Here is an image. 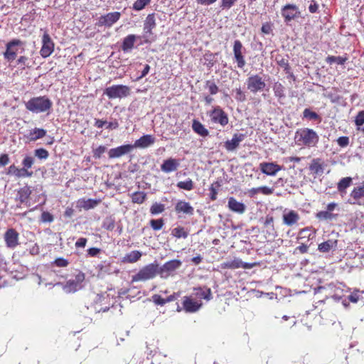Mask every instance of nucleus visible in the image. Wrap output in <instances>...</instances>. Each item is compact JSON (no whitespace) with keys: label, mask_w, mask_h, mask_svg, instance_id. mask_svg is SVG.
Segmentation results:
<instances>
[{"label":"nucleus","mask_w":364,"mask_h":364,"mask_svg":"<svg viewBox=\"0 0 364 364\" xmlns=\"http://www.w3.org/2000/svg\"><path fill=\"white\" fill-rule=\"evenodd\" d=\"M26 109L34 114H49L53 102L47 96L33 97L25 103Z\"/></svg>","instance_id":"nucleus-1"},{"label":"nucleus","mask_w":364,"mask_h":364,"mask_svg":"<svg viewBox=\"0 0 364 364\" xmlns=\"http://www.w3.org/2000/svg\"><path fill=\"white\" fill-rule=\"evenodd\" d=\"M294 139L299 146L313 147L318 142L319 136L312 129L302 128L296 132Z\"/></svg>","instance_id":"nucleus-2"},{"label":"nucleus","mask_w":364,"mask_h":364,"mask_svg":"<svg viewBox=\"0 0 364 364\" xmlns=\"http://www.w3.org/2000/svg\"><path fill=\"white\" fill-rule=\"evenodd\" d=\"M159 274L157 263H151L142 267L138 273L132 277V282H145L154 279Z\"/></svg>","instance_id":"nucleus-3"},{"label":"nucleus","mask_w":364,"mask_h":364,"mask_svg":"<svg viewBox=\"0 0 364 364\" xmlns=\"http://www.w3.org/2000/svg\"><path fill=\"white\" fill-rule=\"evenodd\" d=\"M130 87L123 85H112L104 90V95H107L109 99L127 97L130 95Z\"/></svg>","instance_id":"nucleus-4"},{"label":"nucleus","mask_w":364,"mask_h":364,"mask_svg":"<svg viewBox=\"0 0 364 364\" xmlns=\"http://www.w3.org/2000/svg\"><path fill=\"white\" fill-rule=\"evenodd\" d=\"M182 265V262L179 259H172L164 263L161 267H159V274L163 279H167L173 275L176 270L178 269Z\"/></svg>","instance_id":"nucleus-5"},{"label":"nucleus","mask_w":364,"mask_h":364,"mask_svg":"<svg viewBox=\"0 0 364 364\" xmlns=\"http://www.w3.org/2000/svg\"><path fill=\"white\" fill-rule=\"evenodd\" d=\"M156 19L155 14H149L144 24V35L143 38H144V42L145 43H149L154 40L152 33V30L156 27Z\"/></svg>","instance_id":"nucleus-6"},{"label":"nucleus","mask_w":364,"mask_h":364,"mask_svg":"<svg viewBox=\"0 0 364 364\" xmlns=\"http://www.w3.org/2000/svg\"><path fill=\"white\" fill-rule=\"evenodd\" d=\"M247 88L252 93L262 92L266 87L264 80L259 75H252L247 79Z\"/></svg>","instance_id":"nucleus-7"},{"label":"nucleus","mask_w":364,"mask_h":364,"mask_svg":"<svg viewBox=\"0 0 364 364\" xmlns=\"http://www.w3.org/2000/svg\"><path fill=\"white\" fill-rule=\"evenodd\" d=\"M23 43L18 39H14L6 45V50L4 53V57L8 62L14 61L18 52V46H23Z\"/></svg>","instance_id":"nucleus-8"},{"label":"nucleus","mask_w":364,"mask_h":364,"mask_svg":"<svg viewBox=\"0 0 364 364\" xmlns=\"http://www.w3.org/2000/svg\"><path fill=\"white\" fill-rule=\"evenodd\" d=\"M348 202L352 205H364V182L353 188Z\"/></svg>","instance_id":"nucleus-9"},{"label":"nucleus","mask_w":364,"mask_h":364,"mask_svg":"<svg viewBox=\"0 0 364 364\" xmlns=\"http://www.w3.org/2000/svg\"><path fill=\"white\" fill-rule=\"evenodd\" d=\"M121 17V14L118 11L110 12L105 15H102L97 18L96 26L101 27L105 26L110 28Z\"/></svg>","instance_id":"nucleus-10"},{"label":"nucleus","mask_w":364,"mask_h":364,"mask_svg":"<svg viewBox=\"0 0 364 364\" xmlns=\"http://www.w3.org/2000/svg\"><path fill=\"white\" fill-rule=\"evenodd\" d=\"M209 116L213 122L225 127L228 124L229 119L228 114L219 107H215L213 110L210 111Z\"/></svg>","instance_id":"nucleus-11"},{"label":"nucleus","mask_w":364,"mask_h":364,"mask_svg":"<svg viewBox=\"0 0 364 364\" xmlns=\"http://www.w3.org/2000/svg\"><path fill=\"white\" fill-rule=\"evenodd\" d=\"M245 48L239 40H235L233 45V54L237 68H243L246 64L244 53Z\"/></svg>","instance_id":"nucleus-12"},{"label":"nucleus","mask_w":364,"mask_h":364,"mask_svg":"<svg viewBox=\"0 0 364 364\" xmlns=\"http://www.w3.org/2000/svg\"><path fill=\"white\" fill-rule=\"evenodd\" d=\"M281 14L284 18V21L287 23L300 16L299 8L295 4L285 5L282 9Z\"/></svg>","instance_id":"nucleus-13"},{"label":"nucleus","mask_w":364,"mask_h":364,"mask_svg":"<svg viewBox=\"0 0 364 364\" xmlns=\"http://www.w3.org/2000/svg\"><path fill=\"white\" fill-rule=\"evenodd\" d=\"M19 234L14 228L8 229L4 233V241L8 248L15 249L18 245Z\"/></svg>","instance_id":"nucleus-14"},{"label":"nucleus","mask_w":364,"mask_h":364,"mask_svg":"<svg viewBox=\"0 0 364 364\" xmlns=\"http://www.w3.org/2000/svg\"><path fill=\"white\" fill-rule=\"evenodd\" d=\"M43 46L40 50L41 55L46 58L50 56L54 50V43L48 33L45 32L42 38Z\"/></svg>","instance_id":"nucleus-15"},{"label":"nucleus","mask_w":364,"mask_h":364,"mask_svg":"<svg viewBox=\"0 0 364 364\" xmlns=\"http://www.w3.org/2000/svg\"><path fill=\"white\" fill-rule=\"evenodd\" d=\"M134 146L132 144L122 145L109 149L108 154L110 159L119 158L132 151Z\"/></svg>","instance_id":"nucleus-16"},{"label":"nucleus","mask_w":364,"mask_h":364,"mask_svg":"<svg viewBox=\"0 0 364 364\" xmlns=\"http://www.w3.org/2000/svg\"><path fill=\"white\" fill-rule=\"evenodd\" d=\"M245 137L246 135L245 134H235L232 139L228 140L225 142L224 146L229 151H235L239 146L240 143L242 142Z\"/></svg>","instance_id":"nucleus-17"},{"label":"nucleus","mask_w":364,"mask_h":364,"mask_svg":"<svg viewBox=\"0 0 364 364\" xmlns=\"http://www.w3.org/2000/svg\"><path fill=\"white\" fill-rule=\"evenodd\" d=\"M155 141L156 138L153 135L146 134L136 140L134 144L132 145L134 146V149H146L153 145L155 143Z\"/></svg>","instance_id":"nucleus-18"},{"label":"nucleus","mask_w":364,"mask_h":364,"mask_svg":"<svg viewBox=\"0 0 364 364\" xmlns=\"http://www.w3.org/2000/svg\"><path fill=\"white\" fill-rule=\"evenodd\" d=\"M259 169L267 176H274L282 169V166L273 162H262L259 164Z\"/></svg>","instance_id":"nucleus-19"},{"label":"nucleus","mask_w":364,"mask_h":364,"mask_svg":"<svg viewBox=\"0 0 364 364\" xmlns=\"http://www.w3.org/2000/svg\"><path fill=\"white\" fill-rule=\"evenodd\" d=\"M202 303L195 301L189 296H184L183 301V306L186 312H196L201 307Z\"/></svg>","instance_id":"nucleus-20"},{"label":"nucleus","mask_w":364,"mask_h":364,"mask_svg":"<svg viewBox=\"0 0 364 364\" xmlns=\"http://www.w3.org/2000/svg\"><path fill=\"white\" fill-rule=\"evenodd\" d=\"M179 166V160L173 158H169L164 161V162L161 165V170L163 172L168 173L176 171Z\"/></svg>","instance_id":"nucleus-21"},{"label":"nucleus","mask_w":364,"mask_h":364,"mask_svg":"<svg viewBox=\"0 0 364 364\" xmlns=\"http://www.w3.org/2000/svg\"><path fill=\"white\" fill-rule=\"evenodd\" d=\"M139 36L134 34H129L126 36L121 45V49L124 53H130L134 47L135 42Z\"/></svg>","instance_id":"nucleus-22"},{"label":"nucleus","mask_w":364,"mask_h":364,"mask_svg":"<svg viewBox=\"0 0 364 364\" xmlns=\"http://www.w3.org/2000/svg\"><path fill=\"white\" fill-rule=\"evenodd\" d=\"M283 223L287 226L296 225L300 219L299 215L295 210L284 211L283 216Z\"/></svg>","instance_id":"nucleus-23"},{"label":"nucleus","mask_w":364,"mask_h":364,"mask_svg":"<svg viewBox=\"0 0 364 364\" xmlns=\"http://www.w3.org/2000/svg\"><path fill=\"white\" fill-rule=\"evenodd\" d=\"M228 207L231 211L238 214H243L246 210V205L233 197L228 198Z\"/></svg>","instance_id":"nucleus-24"},{"label":"nucleus","mask_w":364,"mask_h":364,"mask_svg":"<svg viewBox=\"0 0 364 364\" xmlns=\"http://www.w3.org/2000/svg\"><path fill=\"white\" fill-rule=\"evenodd\" d=\"M100 203L97 199H85L82 198L77 201V207L88 210L95 208Z\"/></svg>","instance_id":"nucleus-25"},{"label":"nucleus","mask_w":364,"mask_h":364,"mask_svg":"<svg viewBox=\"0 0 364 364\" xmlns=\"http://www.w3.org/2000/svg\"><path fill=\"white\" fill-rule=\"evenodd\" d=\"M175 209L177 213H183L189 215H193L194 213V209L190 203L183 200L178 201Z\"/></svg>","instance_id":"nucleus-26"},{"label":"nucleus","mask_w":364,"mask_h":364,"mask_svg":"<svg viewBox=\"0 0 364 364\" xmlns=\"http://www.w3.org/2000/svg\"><path fill=\"white\" fill-rule=\"evenodd\" d=\"M194 291L196 296L200 299H204L207 301L212 299V292L210 289L208 287H203L194 288Z\"/></svg>","instance_id":"nucleus-27"},{"label":"nucleus","mask_w":364,"mask_h":364,"mask_svg":"<svg viewBox=\"0 0 364 364\" xmlns=\"http://www.w3.org/2000/svg\"><path fill=\"white\" fill-rule=\"evenodd\" d=\"M46 130L41 128H35L31 129L27 135V138L30 141H35L39 139H42L46 135Z\"/></svg>","instance_id":"nucleus-28"},{"label":"nucleus","mask_w":364,"mask_h":364,"mask_svg":"<svg viewBox=\"0 0 364 364\" xmlns=\"http://www.w3.org/2000/svg\"><path fill=\"white\" fill-rule=\"evenodd\" d=\"M192 129L201 136H207L209 134L208 130L198 120H193Z\"/></svg>","instance_id":"nucleus-29"},{"label":"nucleus","mask_w":364,"mask_h":364,"mask_svg":"<svg viewBox=\"0 0 364 364\" xmlns=\"http://www.w3.org/2000/svg\"><path fill=\"white\" fill-rule=\"evenodd\" d=\"M242 265V259L239 258H234L232 260H227L221 263L220 267L222 269H238Z\"/></svg>","instance_id":"nucleus-30"},{"label":"nucleus","mask_w":364,"mask_h":364,"mask_svg":"<svg viewBox=\"0 0 364 364\" xmlns=\"http://www.w3.org/2000/svg\"><path fill=\"white\" fill-rule=\"evenodd\" d=\"M31 194V190L28 186H24L18 191V200L21 203H25L28 201Z\"/></svg>","instance_id":"nucleus-31"},{"label":"nucleus","mask_w":364,"mask_h":364,"mask_svg":"<svg viewBox=\"0 0 364 364\" xmlns=\"http://www.w3.org/2000/svg\"><path fill=\"white\" fill-rule=\"evenodd\" d=\"M337 245L336 240H328L318 245V250L321 252H328L333 247H336Z\"/></svg>","instance_id":"nucleus-32"},{"label":"nucleus","mask_w":364,"mask_h":364,"mask_svg":"<svg viewBox=\"0 0 364 364\" xmlns=\"http://www.w3.org/2000/svg\"><path fill=\"white\" fill-rule=\"evenodd\" d=\"M82 288L81 284H78L77 282L73 280H68L65 284L63 289L66 293L75 292Z\"/></svg>","instance_id":"nucleus-33"},{"label":"nucleus","mask_w":364,"mask_h":364,"mask_svg":"<svg viewBox=\"0 0 364 364\" xmlns=\"http://www.w3.org/2000/svg\"><path fill=\"white\" fill-rule=\"evenodd\" d=\"M352 183V178L345 177L340 180L338 183L337 189L340 193H345L347 188H348Z\"/></svg>","instance_id":"nucleus-34"},{"label":"nucleus","mask_w":364,"mask_h":364,"mask_svg":"<svg viewBox=\"0 0 364 364\" xmlns=\"http://www.w3.org/2000/svg\"><path fill=\"white\" fill-rule=\"evenodd\" d=\"M141 253L139 251H132L130 253L126 255V256L123 259V262L134 263L137 262L141 258Z\"/></svg>","instance_id":"nucleus-35"},{"label":"nucleus","mask_w":364,"mask_h":364,"mask_svg":"<svg viewBox=\"0 0 364 364\" xmlns=\"http://www.w3.org/2000/svg\"><path fill=\"white\" fill-rule=\"evenodd\" d=\"M274 95L279 99L285 97V87L279 82L274 83L272 87Z\"/></svg>","instance_id":"nucleus-36"},{"label":"nucleus","mask_w":364,"mask_h":364,"mask_svg":"<svg viewBox=\"0 0 364 364\" xmlns=\"http://www.w3.org/2000/svg\"><path fill=\"white\" fill-rule=\"evenodd\" d=\"M310 170L316 175H321L323 173V167L318 159H314L309 166Z\"/></svg>","instance_id":"nucleus-37"},{"label":"nucleus","mask_w":364,"mask_h":364,"mask_svg":"<svg viewBox=\"0 0 364 364\" xmlns=\"http://www.w3.org/2000/svg\"><path fill=\"white\" fill-rule=\"evenodd\" d=\"M347 60L346 57L329 55L326 58V61L329 64L335 63L338 65H343Z\"/></svg>","instance_id":"nucleus-38"},{"label":"nucleus","mask_w":364,"mask_h":364,"mask_svg":"<svg viewBox=\"0 0 364 364\" xmlns=\"http://www.w3.org/2000/svg\"><path fill=\"white\" fill-rule=\"evenodd\" d=\"M11 169L15 170V175L18 177H30L33 174L32 171L29 172V171H28V170H26V168H22L21 169H18V168H16V166L14 165H11L9 167V172L11 171Z\"/></svg>","instance_id":"nucleus-39"},{"label":"nucleus","mask_w":364,"mask_h":364,"mask_svg":"<svg viewBox=\"0 0 364 364\" xmlns=\"http://www.w3.org/2000/svg\"><path fill=\"white\" fill-rule=\"evenodd\" d=\"M171 235L177 238H186L188 235L183 227H177L172 230Z\"/></svg>","instance_id":"nucleus-40"},{"label":"nucleus","mask_w":364,"mask_h":364,"mask_svg":"<svg viewBox=\"0 0 364 364\" xmlns=\"http://www.w3.org/2000/svg\"><path fill=\"white\" fill-rule=\"evenodd\" d=\"M151 0H136L133 4L132 9L136 11H141L151 3Z\"/></svg>","instance_id":"nucleus-41"},{"label":"nucleus","mask_w":364,"mask_h":364,"mask_svg":"<svg viewBox=\"0 0 364 364\" xmlns=\"http://www.w3.org/2000/svg\"><path fill=\"white\" fill-rule=\"evenodd\" d=\"M304 118L309 119V120H321L320 116L315 112L311 111L310 109L306 108L303 112Z\"/></svg>","instance_id":"nucleus-42"},{"label":"nucleus","mask_w":364,"mask_h":364,"mask_svg":"<svg viewBox=\"0 0 364 364\" xmlns=\"http://www.w3.org/2000/svg\"><path fill=\"white\" fill-rule=\"evenodd\" d=\"M146 194L144 192H135L132 196V202L134 203L141 204L146 199Z\"/></svg>","instance_id":"nucleus-43"},{"label":"nucleus","mask_w":364,"mask_h":364,"mask_svg":"<svg viewBox=\"0 0 364 364\" xmlns=\"http://www.w3.org/2000/svg\"><path fill=\"white\" fill-rule=\"evenodd\" d=\"M177 187L186 191H191L194 188V183L191 178H188L186 181H179L177 183Z\"/></svg>","instance_id":"nucleus-44"},{"label":"nucleus","mask_w":364,"mask_h":364,"mask_svg":"<svg viewBox=\"0 0 364 364\" xmlns=\"http://www.w3.org/2000/svg\"><path fill=\"white\" fill-rule=\"evenodd\" d=\"M165 210V206L162 203H154L152 204L150 208V213L152 215H157L161 213Z\"/></svg>","instance_id":"nucleus-45"},{"label":"nucleus","mask_w":364,"mask_h":364,"mask_svg":"<svg viewBox=\"0 0 364 364\" xmlns=\"http://www.w3.org/2000/svg\"><path fill=\"white\" fill-rule=\"evenodd\" d=\"M205 87L208 89V91L210 95H215L218 93V92L219 90V88L216 85V84L213 81H211V80H207L205 82Z\"/></svg>","instance_id":"nucleus-46"},{"label":"nucleus","mask_w":364,"mask_h":364,"mask_svg":"<svg viewBox=\"0 0 364 364\" xmlns=\"http://www.w3.org/2000/svg\"><path fill=\"white\" fill-rule=\"evenodd\" d=\"M34 154L35 156H36L39 159H47L49 156L48 151L43 148L36 149L34 151Z\"/></svg>","instance_id":"nucleus-47"},{"label":"nucleus","mask_w":364,"mask_h":364,"mask_svg":"<svg viewBox=\"0 0 364 364\" xmlns=\"http://www.w3.org/2000/svg\"><path fill=\"white\" fill-rule=\"evenodd\" d=\"M237 0H220V8L222 10H229Z\"/></svg>","instance_id":"nucleus-48"},{"label":"nucleus","mask_w":364,"mask_h":364,"mask_svg":"<svg viewBox=\"0 0 364 364\" xmlns=\"http://www.w3.org/2000/svg\"><path fill=\"white\" fill-rule=\"evenodd\" d=\"M316 218L320 220H332L334 215L327 210L320 211L316 214Z\"/></svg>","instance_id":"nucleus-49"},{"label":"nucleus","mask_w":364,"mask_h":364,"mask_svg":"<svg viewBox=\"0 0 364 364\" xmlns=\"http://www.w3.org/2000/svg\"><path fill=\"white\" fill-rule=\"evenodd\" d=\"M34 163V158L31 156H26L22 161L23 168L28 170L31 168Z\"/></svg>","instance_id":"nucleus-50"},{"label":"nucleus","mask_w":364,"mask_h":364,"mask_svg":"<svg viewBox=\"0 0 364 364\" xmlns=\"http://www.w3.org/2000/svg\"><path fill=\"white\" fill-rule=\"evenodd\" d=\"M150 225H151V227L154 230H159L162 228V227L164 225V220H163V219H157V220L152 219L150 221Z\"/></svg>","instance_id":"nucleus-51"},{"label":"nucleus","mask_w":364,"mask_h":364,"mask_svg":"<svg viewBox=\"0 0 364 364\" xmlns=\"http://www.w3.org/2000/svg\"><path fill=\"white\" fill-rule=\"evenodd\" d=\"M114 226V220L111 218H106L102 225V227L107 230H112Z\"/></svg>","instance_id":"nucleus-52"},{"label":"nucleus","mask_w":364,"mask_h":364,"mask_svg":"<svg viewBox=\"0 0 364 364\" xmlns=\"http://www.w3.org/2000/svg\"><path fill=\"white\" fill-rule=\"evenodd\" d=\"M364 291L360 292L358 290L353 291L349 296L348 300L353 303H357L360 299V294H363Z\"/></svg>","instance_id":"nucleus-53"},{"label":"nucleus","mask_w":364,"mask_h":364,"mask_svg":"<svg viewBox=\"0 0 364 364\" xmlns=\"http://www.w3.org/2000/svg\"><path fill=\"white\" fill-rule=\"evenodd\" d=\"M107 150L105 146H100L97 148L93 149V157L95 159H100L102 154Z\"/></svg>","instance_id":"nucleus-54"},{"label":"nucleus","mask_w":364,"mask_h":364,"mask_svg":"<svg viewBox=\"0 0 364 364\" xmlns=\"http://www.w3.org/2000/svg\"><path fill=\"white\" fill-rule=\"evenodd\" d=\"M309 3V11L311 14H315L318 11L319 5L315 0H310L308 1Z\"/></svg>","instance_id":"nucleus-55"},{"label":"nucleus","mask_w":364,"mask_h":364,"mask_svg":"<svg viewBox=\"0 0 364 364\" xmlns=\"http://www.w3.org/2000/svg\"><path fill=\"white\" fill-rule=\"evenodd\" d=\"M355 124L358 127H360L364 124V110L360 111L355 119Z\"/></svg>","instance_id":"nucleus-56"},{"label":"nucleus","mask_w":364,"mask_h":364,"mask_svg":"<svg viewBox=\"0 0 364 364\" xmlns=\"http://www.w3.org/2000/svg\"><path fill=\"white\" fill-rule=\"evenodd\" d=\"M152 301L156 304L164 306L166 304L165 299L162 298L160 295L154 294L152 296Z\"/></svg>","instance_id":"nucleus-57"},{"label":"nucleus","mask_w":364,"mask_h":364,"mask_svg":"<svg viewBox=\"0 0 364 364\" xmlns=\"http://www.w3.org/2000/svg\"><path fill=\"white\" fill-rule=\"evenodd\" d=\"M337 143L341 147H346L349 144V138L348 136H340L337 139Z\"/></svg>","instance_id":"nucleus-58"},{"label":"nucleus","mask_w":364,"mask_h":364,"mask_svg":"<svg viewBox=\"0 0 364 364\" xmlns=\"http://www.w3.org/2000/svg\"><path fill=\"white\" fill-rule=\"evenodd\" d=\"M41 220L44 223H50L53 220V216L48 212H43L41 214Z\"/></svg>","instance_id":"nucleus-59"},{"label":"nucleus","mask_w":364,"mask_h":364,"mask_svg":"<svg viewBox=\"0 0 364 364\" xmlns=\"http://www.w3.org/2000/svg\"><path fill=\"white\" fill-rule=\"evenodd\" d=\"M54 263L56 266L60 267H65L68 264V260L64 258H58L55 260Z\"/></svg>","instance_id":"nucleus-60"},{"label":"nucleus","mask_w":364,"mask_h":364,"mask_svg":"<svg viewBox=\"0 0 364 364\" xmlns=\"http://www.w3.org/2000/svg\"><path fill=\"white\" fill-rule=\"evenodd\" d=\"M261 31L263 33L269 34L272 31L271 24L269 23H264L262 26Z\"/></svg>","instance_id":"nucleus-61"},{"label":"nucleus","mask_w":364,"mask_h":364,"mask_svg":"<svg viewBox=\"0 0 364 364\" xmlns=\"http://www.w3.org/2000/svg\"><path fill=\"white\" fill-rule=\"evenodd\" d=\"M235 98H236L237 100H238L240 102H243L246 99L245 94L243 93V92L240 88L236 90V97H235Z\"/></svg>","instance_id":"nucleus-62"},{"label":"nucleus","mask_w":364,"mask_h":364,"mask_svg":"<svg viewBox=\"0 0 364 364\" xmlns=\"http://www.w3.org/2000/svg\"><path fill=\"white\" fill-rule=\"evenodd\" d=\"M87 240L85 237L79 238L75 242L76 247H85L87 244Z\"/></svg>","instance_id":"nucleus-63"},{"label":"nucleus","mask_w":364,"mask_h":364,"mask_svg":"<svg viewBox=\"0 0 364 364\" xmlns=\"http://www.w3.org/2000/svg\"><path fill=\"white\" fill-rule=\"evenodd\" d=\"M259 191L262 194L267 196V195L272 194L274 191V189L269 188L267 186H262V187H259Z\"/></svg>","instance_id":"nucleus-64"}]
</instances>
